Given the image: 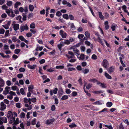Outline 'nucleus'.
<instances>
[{"label": "nucleus", "instance_id": "9", "mask_svg": "<svg viewBox=\"0 0 129 129\" xmlns=\"http://www.w3.org/2000/svg\"><path fill=\"white\" fill-rule=\"evenodd\" d=\"M25 106L26 107L28 108L27 109L25 108L23 109V110L25 112H27V110H30L32 109V105H25Z\"/></svg>", "mask_w": 129, "mask_h": 129}, {"label": "nucleus", "instance_id": "19", "mask_svg": "<svg viewBox=\"0 0 129 129\" xmlns=\"http://www.w3.org/2000/svg\"><path fill=\"white\" fill-rule=\"evenodd\" d=\"M21 3L19 2H17L14 4V7L16 9H17L18 6L21 4Z\"/></svg>", "mask_w": 129, "mask_h": 129}, {"label": "nucleus", "instance_id": "64", "mask_svg": "<svg viewBox=\"0 0 129 129\" xmlns=\"http://www.w3.org/2000/svg\"><path fill=\"white\" fill-rule=\"evenodd\" d=\"M106 84H104V83H101L100 85V86L102 88H106Z\"/></svg>", "mask_w": 129, "mask_h": 129}, {"label": "nucleus", "instance_id": "27", "mask_svg": "<svg viewBox=\"0 0 129 129\" xmlns=\"http://www.w3.org/2000/svg\"><path fill=\"white\" fill-rule=\"evenodd\" d=\"M20 49H17L14 50V53L16 54H18L20 52Z\"/></svg>", "mask_w": 129, "mask_h": 129}, {"label": "nucleus", "instance_id": "20", "mask_svg": "<svg viewBox=\"0 0 129 129\" xmlns=\"http://www.w3.org/2000/svg\"><path fill=\"white\" fill-rule=\"evenodd\" d=\"M117 26V25L116 24H114L111 25V28L112 31H113L115 30L116 27Z\"/></svg>", "mask_w": 129, "mask_h": 129}, {"label": "nucleus", "instance_id": "48", "mask_svg": "<svg viewBox=\"0 0 129 129\" xmlns=\"http://www.w3.org/2000/svg\"><path fill=\"white\" fill-rule=\"evenodd\" d=\"M68 98V97L67 95H65L62 96L61 98V99L62 100H64L67 99Z\"/></svg>", "mask_w": 129, "mask_h": 129}, {"label": "nucleus", "instance_id": "6", "mask_svg": "<svg viewBox=\"0 0 129 129\" xmlns=\"http://www.w3.org/2000/svg\"><path fill=\"white\" fill-rule=\"evenodd\" d=\"M23 102L26 103L24 105H28V104H27V103H29V105L31 104V102H30V98L28 99L26 97L24 98Z\"/></svg>", "mask_w": 129, "mask_h": 129}, {"label": "nucleus", "instance_id": "31", "mask_svg": "<svg viewBox=\"0 0 129 129\" xmlns=\"http://www.w3.org/2000/svg\"><path fill=\"white\" fill-rule=\"evenodd\" d=\"M6 105H1L0 110L2 111H4L6 109Z\"/></svg>", "mask_w": 129, "mask_h": 129}, {"label": "nucleus", "instance_id": "4", "mask_svg": "<svg viewBox=\"0 0 129 129\" xmlns=\"http://www.w3.org/2000/svg\"><path fill=\"white\" fill-rule=\"evenodd\" d=\"M54 121V119H47L45 122V123L47 125H50L53 123Z\"/></svg>", "mask_w": 129, "mask_h": 129}, {"label": "nucleus", "instance_id": "59", "mask_svg": "<svg viewBox=\"0 0 129 129\" xmlns=\"http://www.w3.org/2000/svg\"><path fill=\"white\" fill-rule=\"evenodd\" d=\"M104 126L105 127H107L109 129H113V127L111 125H105Z\"/></svg>", "mask_w": 129, "mask_h": 129}, {"label": "nucleus", "instance_id": "55", "mask_svg": "<svg viewBox=\"0 0 129 129\" xmlns=\"http://www.w3.org/2000/svg\"><path fill=\"white\" fill-rule=\"evenodd\" d=\"M25 115V114L23 112H22L21 113L20 117L21 118H24Z\"/></svg>", "mask_w": 129, "mask_h": 129}, {"label": "nucleus", "instance_id": "52", "mask_svg": "<svg viewBox=\"0 0 129 129\" xmlns=\"http://www.w3.org/2000/svg\"><path fill=\"white\" fill-rule=\"evenodd\" d=\"M19 71L21 72H24L25 71V69L23 68H20L19 69Z\"/></svg>", "mask_w": 129, "mask_h": 129}, {"label": "nucleus", "instance_id": "46", "mask_svg": "<svg viewBox=\"0 0 129 129\" xmlns=\"http://www.w3.org/2000/svg\"><path fill=\"white\" fill-rule=\"evenodd\" d=\"M63 18L66 20L68 19H69L68 15L67 14H64L63 15Z\"/></svg>", "mask_w": 129, "mask_h": 129}, {"label": "nucleus", "instance_id": "62", "mask_svg": "<svg viewBox=\"0 0 129 129\" xmlns=\"http://www.w3.org/2000/svg\"><path fill=\"white\" fill-rule=\"evenodd\" d=\"M19 38L21 41H24L25 39L24 37L21 35L19 36Z\"/></svg>", "mask_w": 129, "mask_h": 129}, {"label": "nucleus", "instance_id": "10", "mask_svg": "<svg viewBox=\"0 0 129 129\" xmlns=\"http://www.w3.org/2000/svg\"><path fill=\"white\" fill-rule=\"evenodd\" d=\"M15 31H16L18 30L19 28V25L18 24H15L14 25L13 27Z\"/></svg>", "mask_w": 129, "mask_h": 129}, {"label": "nucleus", "instance_id": "60", "mask_svg": "<svg viewBox=\"0 0 129 129\" xmlns=\"http://www.w3.org/2000/svg\"><path fill=\"white\" fill-rule=\"evenodd\" d=\"M2 8L3 9L6 10L8 8L7 7L6 5H3L2 7Z\"/></svg>", "mask_w": 129, "mask_h": 129}, {"label": "nucleus", "instance_id": "22", "mask_svg": "<svg viewBox=\"0 0 129 129\" xmlns=\"http://www.w3.org/2000/svg\"><path fill=\"white\" fill-rule=\"evenodd\" d=\"M85 55L83 54H81L79 58V60H82L84 59L85 57Z\"/></svg>", "mask_w": 129, "mask_h": 129}, {"label": "nucleus", "instance_id": "54", "mask_svg": "<svg viewBox=\"0 0 129 129\" xmlns=\"http://www.w3.org/2000/svg\"><path fill=\"white\" fill-rule=\"evenodd\" d=\"M12 4V2L11 1H10L8 2L7 3V5L8 6H11Z\"/></svg>", "mask_w": 129, "mask_h": 129}, {"label": "nucleus", "instance_id": "43", "mask_svg": "<svg viewBox=\"0 0 129 129\" xmlns=\"http://www.w3.org/2000/svg\"><path fill=\"white\" fill-rule=\"evenodd\" d=\"M91 58L93 60H95L97 59V57L95 54H93L92 55Z\"/></svg>", "mask_w": 129, "mask_h": 129}, {"label": "nucleus", "instance_id": "1", "mask_svg": "<svg viewBox=\"0 0 129 129\" xmlns=\"http://www.w3.org/2000/svg\"><path fill=\"white\" fill-rule=\"evenodd\" d=\"M102 65L105 68L107 69L108 67L109 63L107 59H104L103 61Z\"/></svg>", "mask_w": 129, "mask_h": 129}, {"label": "nucleus", "instance_id": "38", "mask_svg": "<svg viewBox=\"0 0 129 129\" xmlns=\"http://www.w3.org/2000/svg\"><path fill=\"white\" fill-rule=\"evenodd\" d=\"M69 126L71 128H73L76 127L77 126V125L74 123H72L71 124L69 125Z\"/></svg>", "mask_w": 129, "mask_h": 129}, {"label": "nucleus", "instance_id": "50", "mask_svg": "<svg viewBox=\"0 0 129 129\" xmlns=\"http://www.w3.org/2000/svg\"><path fill=\"white\" fill-rule=\"evenodd\" d=\"M89 70L88 69H85L83 71H82V72L84 74H86L88 73L89 72Z\"/></svg>", "mask_w": 129, "mask_h": 129}, {"label": "nucleus", "instance_id": "63", "mask_svg": "<svg viewBox=\"0 0 129 129\" xmlns=\"http://www.w3.org/2000/svg\"><path fill=\"white\" fill-rule=\"evenodd\" d=\"M33 16V14L32 13H30L28 15L27 17L29 19L32 18Z\"/></svg>", "mask_w": 129, "mask_h": 129}, {"label": "nucleus", "instance_id": "33", "mask_svg": "<svg viewBox=\"0 0 129 129\" xmlns=\"http://www.w3.org/2000/svg\"><path fill=\"white\" fill-rule=\"evenodd\" d=\"M29 9L30 11H33L34 9V7L31 4H30L29 5Z\"/></svg>", "mask_w": 129, "mask_h": 129}, {"label": "nucleus", "instance_id": "36", "mask_svg": "<svg viewBox=\"0 0 129 129\" xmlns=\"http://www.w3.org/2000/svg\"><path fill=\"white\" fill-rule=\"evenodd\" d=\"M37 100L36 98L35 97L32 98L31 99L30 98V102H31L35 103L36 102Z\"/></svg>", "mask_w": 129, "mask_h": 129}, {"label": "nucleus", "instance_id": "42", "mask_svg": "<svg viewBox=\"0 0 129 129\" xmlns=\"http://www.w3.org/2000/svg\"><path fill=\"white\" fill-rule=\"evenodd\" d=\"M10 88V87H9L7 86L5 88V91L7 94L9 93V90Z\"/></svg>", "mask_w": 129, "mask_h": 129}, {"label": "nucleus", "instance_id": "15", "mask_svg": "<svg viewBox=\"0 0 129 129\" xmlns=\"http://www.w3.org/2000/svg\"><path fill=\"white\" fill-rule=\"evenodd\" d=\"M104 25L105 26V30L108 29L109 27V26L108 25V21H106L105 22Z\"/></svg>", "mask_w": 129, "mask_h": 129}, {"label": "nucleus", "instance_id": "47", "mask_svg": "<svg viewBox=\"0 0 129 129\" xmlns=\"http://www.w3.org/2000/svg\"><path fill=\"white\" fill-rule=\"evenodd\" d=\"M78 81L81 86L83 84L82 82V79L81 77H80L79 79L78 80Z\"/></svg>", "mask_w": 129, "mask_h": 129}, {"label": "nucleus", "instance_id": "3", "mask_svg": "<svg viewBox=\"0 0 129 129\" xmlns=\"http://www.w3.org/2000/svg\"><path fill=\"white\" fill-rule=\"evenodd\" d=\"M28 29V27L27 25L26 24L24 26L21 25L20 28V32H22L24 31L25 30H27Z\"/></svg>", "mask_w": 129, "mask_h": 129}, {"label": "nucleus", "instance_id": "30", "mask_svg": "<svg viewBox=\"0 0 129 129\" xmlns=\"http://www.w3.org/2000/svg\"><path fill=\"white\" fill-rule=\"evenodd\" d=\"M55 98V103L56 104H58V99L57 98L56 96L54 95V96L53 97V98Z\"/></svg>", "mask_w": 129, "mask_h": 129}, {"label": "nucleus", "instance_id": "26", "mask_svg": "<svg viewBox=\"0 0 129 129\" xmlns=\"http://www.w3.org/2000/svg\"><path fill=\"white\" fill-rule=\"evenodd\" d=\"M27 66L28 68H30L31 69H34L36 66V65L34 64L31 66L30 65H28Z\"/></svg>", "mask_w": 129, "mask_h": 129}, {"label": "nucleus", "instance_id": "56", "mask_svg": "<svg viewBox=\"0 0 129 129\" xmlns=\"http://www.w3.org/2000/svg\"><path fill=\"white\" fill-rule=\"evenodd\" d=\"M104 14L105 17L106 19H107L109 17V14L107 12H105Z\"/></svg>", "mask_w": 129, "mask_h": 129}, {"label": "nucleus", "instance_id": "40", "mask_svg": "<svg viewBox=\"0 0 129 129\" xmlns=\"http://www.w3.org/2000/svg\"><path fill=\"white\" fill-rule=\"evenodd\" d=\"M61 11H58L56 13V15L58 17H60L62 15Z\"/></svg>", "mask_w": 129, "mask_h": 129}, {"label": "nucleus", "instance_id": "61", "mask_svg": "<svg viewBox=\"0 0 129 129\" xmlns=\"http://www.w3.org/2000/svg\"><path fill=\"white\" fill-rule=\"evenodd\" d=\"M9 94L13 96V95L16 96V95L14 92H13L12 91H10V92Z\"/></svg>", "mask_w": 129, "mask_h": 129}, {"label": "nucleus", "instance_id": "2", "mask_svg": "<svg viewBox=\"0 0 129 129\" xmlns=\"http://www.w3.org/2000/svg\"><path fill=\"white\" fill-rule=\"evenodd\" d=\"M7 117L8 118H10L11 119L13 120H14L15 119V117H13V115L12 112L11 111H8Z\"/></svg>", "mask_w": 129, "mask_h": 129}, {"label": "nucleus", "instance_id": "58", "mask_svg": "<svg viewBox=\"0 0 129 129\" xmlns=\"http://www.w3.org/2000/svg\"><path fill=\"white\" fill-rule=\"evenodd\" d=\"M68 70L69 71H71L72 70H74L75 69L74 68L69 67L67 68Z\"/></svg>", "mask_w": 129, "mask_h": 129}, {"label": "nucleus", "instance_id": "45", "mask_svg": "<svg viewBox=\"0 0 129 129\" xmlns=\"http://www.w3.org/2000/svg\"><path fill=\"white\" fill-rule=\"evenodd\" d=\"M35 25L34 23H31L30 25V27L31 28L33 29L35 28Z\"/></svg>", "mask_w": 129, "mask_h": 129}, {"label": "nucleus", "instance_id": "12", "mask_svg": "<svg viewBox=\"0 0 129 129\" xmlns=\"http://www.w3.org/2000/svg\"><path fill=\"white\" fill-rule=\"evenodd\" d=\"M4 84V81L1 77H0V87H3Z\"/></svg>", "mask_w": 129, "mask_h": 129}, {"label": "nucleus", "instance_id": "41", "mask_svg": "<svg viewBox=\"0 0 129 129\" xmlns=\"http://www.w3.org/2000/svg\"><path fill=\"white\" fill-rule=\"evenodd\" d=\"M85 34L86 37L89 38L90 37V35L88 31H86Z\"/></svg>", "mask_w": 129, "mask_h": 129}, {"label": "nucleus", "instance_id": "32", "mask_svg": "<svg viewBox=\"0 0 129 129\" xmlns=\"http://www.w3.org/2000/svg\"><path fill=\"white\" fill-rule=\"evenodd\" d=\"M98 40V41L102 45H103V41L102 39L101 38H100L99 37H98L97 38Z\"/></svg>", "mask_w": 129, "mask_h": 129}, {"label": "nucleus", "instance_id": "16", "mask_svg": "<svg viewBox=\"0 0 129 129\" xmlns=\"http://www.w3.org/2000/svg\"><path fill=\"white\" fill-rule=\"evenodd\" d=\"M34 86L33 85L29 86L28 87V91H31V93L33 92V89H34Z\"/></svg>", "mask_w": 129, "mask_h": 129}, {"label": "nucleus", "instance_id": "28", "mask_svg": "<svg viewBox=\"0 0 129 129\" xmlns=\"http://www.w3.org/2000/svg\"><path fill=\"white\" fill-rule=\"evenodd\" d=\"M89 81L91 82H92L94 83L98 82V81L95 78L91 79L89 80Z\"/></svg>", "mask_w": 129, "mask_h": 129}, {"label": "nucleus", "instance_id": "21", "mask_svg": "<svg viewBox=\"0 0 129 129\" xmlns=\"http://www.w3.org/2000/svg\"><path fill=\"white\" fill-rule=\"evenodd\" d=\"M13 120L14 122V123L13 124L17 125L19 124V119L18 118H17L16 120Z\"/></svg>", "mask_w": 129, "mask_h": 129}, {"label": "nucleus", "instance_id": "7", "mask_svg": "<svg viewBox=\"0 0 129 129\" xmlns=\"http://www.w3.org/2000/svg\"><path fill=\"white\" fill-rule=\"evenodd\" d=\"M63 91L62 88H60L58 92V97H60L63 94Z\"/></svg>", "mask_w": 129, "mask_h": 129}, {"label": "nucleus", "instance_id": "23", "mask_svg": "<svg viewBox=\"0 0 129 129\" xmlns=\"http://www.w3.org/2000/svg\"><path fill=\"white\" fill-rule=\"evenodd\" d=\"M15 18L17 20H19L20 22L21 23H22L23 21H21V19L22 18V16L21 15H19L17 17H16Z\"/></svg>", "mask_w": 129, "mask_h": 129}, {"label": "nucleus", "instance_id": "37", "mask_svg": "<svg viewBox=\"0 0 129 129\" xmlns=\"http://www.w3.org/2000/svg\"><path fill=\"white\" fill-rule=\"evenodd\" d=\"M68 18L71 20H73L74 19V17L71 14H69L68 16Z\"/></svg>", "mask_w": 129, "mask_h": 129}, {"label": "nucleus", "instance_id": "18", "mask_svg": "<svg viewBox=\"0 0 129 129\" xmlns=\"http://www.w3.org/2000/svg\"><path fill=\"white\" fill-rule=\"evenodd\" d=\"M104 75L105 77L109 79H112V77L109 75L107 73L105 72Z\"/></svg>", "mask_w": 129, "mask_h": 129}, {"label": "nucleus", "instance_id": "34", "mask_svg": "<svg viewBox=\"0 0 129 129\" xmlns=\"http://www.w3.org/2000/svg\"><path fill=\"white\" fill-rule=\"evenodd\" d=\"M56 68L57 69H62L64 68V66L63 65L57 66H56Z\"/></svg>", "mask_w": 129, "mask_h": 129}, {"label": "nucleus", "instance_id": "35", "mask_svg": "<svg viewBox=\"0 0 129 129\" xmlns=\"http://www.w3.org/2000/svg\"><path fill=\"white\" fill-rule=\"evenodd\" d=\"M92 86V84L90 83H88L86 86V88L88 90H89Z\"/></svg>", "mask_w": 129, "mask_h": 129}, {"label": "nucleus", "instance_id": "5", "mask_svg": "<svg viewBox=\"0 0 129 129\" xmlns=\"http://www.w3.org/2000/svg\"><path fill=\"white\" fill-rule=\"evenodd\" d=\"M107 71L108 72L111 74V73L113 72L115 70V67L113 66H111L110 67L108 68L107 69Z\"/></svg>", "mask_w": 129, "mask_h": 129}, {"label": "nucleus", "instance_id": "53", "mask_svg": "<svg viewBox=\"0 0 129 129\" xmlns=\"http://www.w3.org/2000/svg\"><path fill=\"white\" fill-rule=\"evenodd\" d=\"M20 91L22 95H23L24 94L25 92L23 88H21L20 89Z\"/></svg>", "mask_w": 129, "mask_h": 129}, {"label": "nucleus", "instance_id": "8", "mask_svg": "<svg viewBox=\"0 0 129 129\" xmlns=\"http://www.w3.org/2000/svg\"><path fill=\"white\" fill-rule=\"evenodd\" d=\"M59 34L63 38H65L66 37V33L65 32H64V31L62 30H61L60 31Z\"/></svg>", "mask_w": 129, "mask_h": 129}, {"label": "nucleus", "instance_id": "17", "mask_svg": "<svg viewBox=\"0 0 129 129\" xmlns=\"http://www.w3.org/2000/svg\"><path fill=\"white\" fill-rule=\"evenodd\" d=\"M0 120L3 121L4 123H6L7 122V118L5 117H0Z\"/></svg>", "mask_w": 129, "mask_h": 129}, {"label": "nucleus", "instance_id": "14", "mask_svg": "<svg viewBox=\"0 0 129 129\" xmlns=\"http://www.w3.org/2000/svg\"><path fill=\"white\" fill-rule=\"evenodd\" d=\"M64 46L63 43V41L61 42L60 44H58L57 45V46L59 50L61 51L62 50V47Z\"/></svg>", "mask_w": 129, "mask_h": 129}, {"label": "nucleus", "instance_id": "11", "mask_svg": "<svg viewBox=\"0 0 129 129\" xmlns=\"http://www.w3.org/2000/svg\"><path fill=\"white\" fill-rule=\"evenodd\" d=\"M94 104L101 105L104 104V102L102 100H99L93 103Z\"/></svg>", "mask_w": 129, "mask_h": 129}, {"label": "nucleus", "instance_id": "49", "mask_svg": "<svg viewBox=\"0 0 129 129\" xmlns=\"http://www.w3.org/2000/svg\"><path fill=\"white\" fill-rule=\"evenodd\" d=\"M58 90V89L57 88H54V89L53 90L52 92L54 94H56L57 93Z\"/></svg>", "mask_w": 129, "mask_h": 129}, {"label": "nucleus", "instance_id": "13", "mask_svg": "<svg viewBox=\"0 0 129 129\" xmlns=\"http://www.w3.org/2000/svg\"><path fill=\"white\" fill-rule=\"evenodd\" d=\"M98 14L99 18L102 20H104L105 18L104 16H103L101 12H98Z\"/></svg>", "mask_w": 129, "mask_h": 129}, {"label": "nucleus", "instance_id": "24", "mask_svg": "<svg viewBox=\"0 0 129 129\" xmlns=\"http://www.w3.org/2000/svg\"><path fill=\"white\" fill-rule=\"evenodd\" d=\"M43 48V46L41 47H37L36 49H35V50L36 51H38L39 50L40 51L42 50Z\"/></svg>", "mask_w": 129, "mask_h": 129}, {"label": "nucleus", "instance_id": "25", "mask_svg": "<svg viewBox=\"0 0 129 129\" xmlns=\"http://www.w3.org/2000/svg\"><path fill=\"white\" fill-rule=\"evenodd\" d=\"M104 91L103 90H100V91H95L93 92L94 93L96 94H98L101 93H103L104 92Z\"/></svg>", "mask_w": 129, "mask_h": 129}, {"label": "nucleus", "instance_id": "57", "mask_svg": "<svg viewBox=\"0 0 129 129\" xmlns=\"http://www.w3.org/2000/svg\"><path fill=\"white\" fill-rule=\"evenodd\" d=\"M64 43L66 44L69 45L70 44V42L69 41L67 40H64Z\"/></svg>", "mask_w": 129, "mask_h": 129}, {"label": "nucleus", "instance_id": "44", "mask_svg": "<svg viewBox=\"0 0 129 129\" xmlns=\"http://www.w3.org/2000/svg\"><path fill=\"white\" fill-rule=\"evenodd\" d=\"M75 54L78 55H80V54L79 53V50L77 49H76V50H73Z\"/></svg>", "mask_w": 129, "mask_h": 129}, {"label": "nucleus", "instance_id": "29", "mask_svg": "<svg viewBox=\"0 0 129 129\" xmlns=\"http://www.w3.org/2000/svg\"><path fill=\"white\" fill-rule=\"evenodd\" d=\"M22 16L23 17L22 19L23 21H25L26 20V15L25 13H23L22 14Z\"/></svg>", "mask_w": 129, "mask_h": 129}, {"label": "nucleus", "instance_id": "39", "mask_svg": "<svg viewBox=\"0 0 129 129\" xmlns=\"http://www.w3.org/2000/svg\"><path fill=\"white\" fill-rule=\"evenodd\" d=\"M77 94V92L74 91L72 92L71 95H72V96L74 97L76 96Z\"/></svg>", "mask_w": 129, "mask_h": 129}, {"label": "nucleus", "instance_id": "51", "mask_svg": "<svg viewBox=\"0 0 129 129\" xmlns=\"http://www.w3.org/2000/svg\"><path fill=\"white\" fill-rule=\"evenodd\" d=\"M124 128L122 124V123H121L119 126V128L118 129H124Z\"/></svg>", "mask_w": 129, "mask_h": 129}]
</instances>
